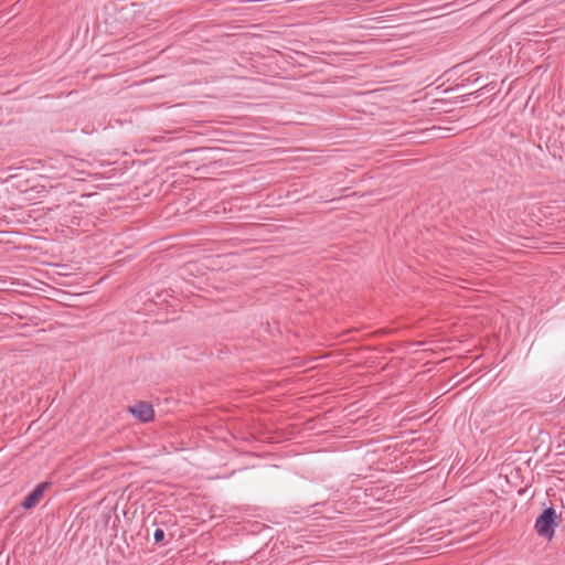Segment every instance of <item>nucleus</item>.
<instances>
[{
    "label": "nucleus",
    "mask_w": 565,
    "mask_h": 565,
    "mask_svg": "<svg viewBox=\"0 0 565 565\" xmlns=\"http://www.w3.org/2000/svg\"><path fill=\"white\" fill-rule=\"evenodd\" d=\"M561 522V514H557L553 507H548L536 518L534 529L539 536L551 541L554 537L555 529Z\"/></svg>",
    "instance_id": "nucleus-1"
},
{
    "label": "nucleus",
    "mask_w": 565,
    "mask_h": 565,
    "mask_svg": "<svg viewBox=\"0 0 565 565\" xmlns=\"http://www.w3.org/2000/svg\"><path fill=\"white\" fill-rule=\"evenodd\" d=\"M50 487V482L44 481L36 484L32 491L21 502V507L25 510L33 509L42 499L44 491Z\"/></svg>",
    "instance_id": "nucleus-2"
},
{
    "label": "nucleus",
    "mask_w": 565,
    "mask_h": 565,
    "mask_svg": "<svg viewBox=\"0 0 565 565\" xmlns=\"http://www.w3.org/2000/svg\"><path fill=\"white\" fill-rule=\"evenodd\" d=\"M129 412L142 423H148L153 419L154 411L151 404L147 402H138L129 407Z\"/></svg>",
    "instance_id": "nucleus-3"
},
{
    "label": "nucleus",
    "mask_w": 565,
    "mask_h": 565,
    "mask_svg": "<svg viewBox=\"0 0 565 565\" xmlns=\"http://www.w3.org/2000/svg\"><path fill=\"white\" fill-rule=\"evenodd\" d=\"M153 539L156 543H161L164 540V531L160 527L156 529L153 533Z\"/></svg>",
    "instance_id": "nucleus-4"
}]
</instances>
